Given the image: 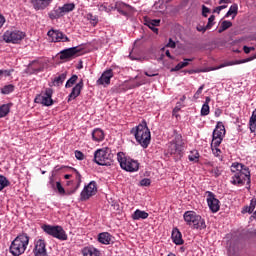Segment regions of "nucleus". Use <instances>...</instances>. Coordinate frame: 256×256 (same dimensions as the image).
<instances>
[{
  "label": "nucleus",
  "instance_id": "nucleus-61",
  "mask_svg": "<svg viewBox=\"0 0 256 256\" xmlns=\"http://www.w3.org/2000/svg\"><path fill=\"white\" fill-rule=\"evenodd\" d=\"M222 114V110L221 109H216L214 112L215 117H220Z\"/></svg>",
  "mask_w": 256,
  "mask_h": 256
},
{
  "label": "nucleus",
  "instance_id": "nucleus-33",
  "mask_svg": "<svg viewBox=\"0 0 256 256\" xmlns=\"http://www.w3.org/2000/svg\"><path fill=\"white\" fill-rule=\"evenodd\" d=\"M10 112V105L3 104L0 106V119L6 117Z\"/></svg>",
  "mask_w": 256,
  "mask_h": 256
},
{
  "label": "nucleus",
  "instance_id": "nucleus-39",
  "mask_svg": "<svg viewBox=\"0 0 256 256\" xmlns=\"http://www.w3.org/2000/svg\"><path fill=\"white\" fill-rule=\"evenodd\" d=\"M238 14V5L234 4L232 6H230L228 12L226 13L225 17H229L231 15L237 16Z\"/></svg>",
  "mask_w": 256,
  "mask_h": 256
},
{
  "label": "nucleus",
  "instance_id": "nucleus-6",
  "mask_svg": "<svg viewBox=\"0 0 256 256\" xmlns=\"http://www.w3.org/2000/svg\"><path fill=\"white\" fill-rule=\"evenodd\" d=\"M94 161L101 166H111L114 161V155L111 149L103 148L95 152Z\"/></svg>",
  "mask_w": 256,
  "mask_h": 256
},
{
  "label": "nucleus",
  "instance_id": "nucleus-18",
  "mask_svg": "<svg viewBox=\"0 0 256 256\" xmlns=\"http://www.w3.org/2000/svg\"><path fill=\"white\" fill-rule=\"evenodd\" d=\"M115 9L124 16H129L133 12V8L121 1L115 3Z\"/></svg>",
  "mask_w": 256,
  "mask_h": 256
},
{
  "label": "nucleus",
  "instance_id": "nucleus-48",
  "mask_svg": "<svg viewBox=\"0 0 256 256\" xmlns=\"http://www.w3.org/2000/svg\"><path fill=\"white\" fill-rule=\"evenodd\" d=\"M75 158L82 161L85 159V155L81 151H75Z\"/></svg>",
  "mask_w": 256,
  "mask_h": 256
},
{
  "label": "nucleus",
  "instance_id": "nucleus-26",
  "mask_svg": "<svg viewBox=\"0 0 256 256\" xmlns=\"http://www.w3.org/2000/svg\"><path fill=\"white\" fill-rule=\"evenodd\" d=\"M172 239H173L174 244H176L177 246H181V245L184 244L182 234H181V232L179 231L178 228L173 229Z\"/></svg>",
  "mask_w": 256,
  "mask_h": 256
},
{
  "label": "nucleus",
  "instance_id": "nucleus-50",
  "mask_svg": "<svg viewBox=\"0 0 256 256\" xmlns=\"http://www.w3.org/2000/svg\"><path fill=\"white\" fill-rule=\"evenodd\" d=\"M181 110V103H177V106L173 109V116H176L178 118V113Z\"/></svg>",
  "mask_w": 256,
  "mask_h": 256
},
{
  "label": "nucleus",
  "instance_id": "nucleus-13",
  "mask_svg": "<svg viewBox=\"0 0 256 256\" xmlns=\"http://www.w3.org/2000/svg\"><path fill=\"white\" fill-rule=\"evenodd\" d=\"M207 204L212 213L220 211V201L216 198L213 192L207 191Z\"/></svg>",
  "mask_w": 256,
  "mask_h": 256
},
{
  "label": "nucleus",
  "instance_id": "nucleus-51",
  "mask_svg": "<svg viewBox=\"0 0 256 256\" xmlns=\"http://www.w3.org/2000/svg\"><path fill=\"white\" fill-rule=\"evenodd\" d=\"M212 149V151H213V155L215 156V157H220V155H221V150L219 149V147H216V148H211Z\"/></svg>",
  "mask_w": 256,
  "mask_h": 256
},
{
  "label": "nucleus",
  "instance_id": "nucleus-24",
  "mask_svg": "<svg viewBox=\"0 0 256 256\" xmlns=\"http://www.w3.org/2000/svg\"><path fill=\"white\" fill-rule=\"evenodd\" d=\"M105 139V132L101 128H95L92 131V140L95 142H102Z\"/></svg>",
  "mask_w": 256,
  "mask_h": 256
},
{
  "label": "nucleus",
  "instance_id": "nucleus-5",
  "mask_svg": "<svg viewBox=\"0 0 256 256\" xmlns=\"http://www.w3.org/2000/svg\"><path fill=\"white\" fill-rule=\"evenodd\" d=\"M29 245V237L27 234H21L11 243L10 253L13 256H21L26 251Z\"/></svg>",
  "mask_w": 256,
  "mask_h": 256
},
{
  "label": "nucleus",
  "instance_id": "nucleus-60",
  "mask_svg": "<svg viewBox=\"0 0 256 256\" xmlns=\"http://www.w3.org/2000/svg\"><path fill=\"white\" fill-rule=\"evenodd\" d=\"M167 47L175 48L176 47V43L170 38L169 39V43L167 44Z\"/></svg>",
  "mask_w": 256,
  "mask_h": 256
},
{
  "label": "nucleus",
  "instance_id": "nucleus-63",
  "mask_svg": "<svg viewBox=\"0 0 256 256\" xmlns=\"http://www.w3.org/2000/svg\"><path fill=\"white\" fill-rule=\"evenodd\" d=\"M211 102V98L209 96L206 97V102H204V105H209Z\"/></svg>",
  "mask_w": 256,
  "mask_h": 256
},
{
  "label": "nucleus",
  "instance_id": "nucleus-38",
  "mask_svg": "<svg viewBox=\"0 0 256 256\" xmlns=\"http://www.w3.org/2000/svg\"><path fill=\"white\" fill-rule=\"evenodd\" d=\"M86 18L90 22V24L93 25V26H96L99 23L98 17L93 15L92 13H88L86 15Z\"/></svg>",
  "mask_w": 256,
  "mask_h": 256
},
{
  "label": "nucleus",
  "instance_id": "nucleus-56",
  "mask_svg": "<svg viewBox=\"0 0 256 256\" xmlns=\"http://www.w3.org/2000/svg\"><path fill=\"white\" fill-rule=\"evenodd\" d=\"M10 77L11 71L9 70H0V76Z\"/></svg>",
  "mask_w": 256,
  "mask_h": 256
},
{
  "label": "nucleus",
  "instance_id": "nucleus-20",
  "mask_svg": "<svg viewBox=\"0 0 256 256\" xmlns=\"http://www.w3.org/2000/svg\"><path fill=\"white\" fill-rule=\"evenodd\" d=\"M34 253H35V256H46L47 255L46 243L44 240L39 239L36 242Z\"/></svg>",
  "mask_w": 256,
  "mask_h": 256
},
{
  "label": "nucleus",
  "instance_id": "nucleus-59",
  "mask_svg": "<svg viewBox=\"0 0 256 256\" xmlns=\"http://www.w3.org/2000/svg\"><path fill=\"white\" fill-rule=\"evenodd\" d=\"M6 19L3 15L0 14V29L3 27V25L5 24Z\"/></svg>",
  "mask_w": 256,
  "mask_h": 256
},
{
  "label": "nucleus",
  "instance_id": "nucleus-9",
  "mask_svg": "<svg viewBox=\"0 0 256 256\" xmlns=\"http://www.w3.org/2000/svg\"><path fill=\"white\" fill-rule=\"evenodd\" d=\"M117 160L120 164V167L127 172H136L139 169V163L132 160L131 158L125 157V154L122 152L117 154Z\"/></svg>",
  "mask_w": 256,
  "mask_h": 256
},
{
  "label": "nucleus",
  "instance_id": "nucleus-8",
  "mask_svg": "<svg viewBox=\"0 0 256 256\" xmlns=\"http://www.w3.org/2000/svg\"><path fill=\"white\" fill-rule=\"evenodd\" d=\"M225 134V125L223 122L218 121L212 132L211 148L219 147L225 137Z\"/></svg>",
  "mask_w": 256,
  "mask_h": 256
},
{
  "label": "nucleus",
  "instance_id": "nucleus-17",
  "mask_svg": "<svg viewBox=\"0 0 256 256\" xmlns=\"http://www.w3.org/2000/svg\"><path fill=\"white\" fill-rule=\"evenodd\" d=\"M84 88V81L81 79L71 90L70 94L68 95V102L77 99Z\"/></svg>",
  "mask_w": 256,
  "mask_h": 256
},
{
  "label": "nucleus",
  "instance_id": "nucleus-54",
  "mask_svg": "<svg viewBox=\"0 0 256 256\" xmlns=\"http://www.w3.org/2000/svg\"><path fill=\"white\" fill-rule=\"evenodd\" d=\"M211 173L214 174L215 177H219L221 175V171L219 170V168H213L211 170Z\"/></svg>",
  "mask_w": 256,
  "mask_h": 256
},
{
  "label": "nucleus",
  "instance_id": "nucleus-62",
  "mask_svg": "<svg viewBox=\"0 0 256 256\" xmlns=\"http://www.w3.org/2000/svg\"><path fill=\"white\" fill-rule=\"evenodd\" d=\"M243 51L246 53V55H249V53L251 52L250 47L248 46H243Z\"/></svg>",
  "mask_w": 256,
  "mask_h": 256
},
{
  "label": "nucleus",
  "instance_id": "nucleus-49",
  "mask_svg": "<svg viewBox=\"0 0 256 256\" xmlns=\"http://www.w3.org/2000/svg\"><path fill=\"white\" fill-rule=\"evenodd\" d=\"M249 209L251 210L252 213H254V211L256 209V198H253L250 201Z\"/></svg>",
  "mask_w": 256,
  "mask_h": 256
},
{
  "label": "nucleus",
  "instance_id": "nucleus-44",
  "mask_svg": "<svg viewBox=\"0 0 256 256\" xmlns=\"http://www.w3.org/2000/svg\"><path fill=\"white\" fill-rule=\"evenodd\" d=\"M147 83L146 79L145 78H142L140 81H137V82H133L131 84V87L130 89H135V88H138L142 85H145Z\"/></svg>",
  "mask_w": 256,
  "mask_h": 256
},
{
  "label": "nucleus",
  "instance_id": "nucleus-15",
  "mask_svg": "<svg viewBox=\"0 0 256 256\" xmlns=\"http://www.w3.org/2000/svg\"><path fill=\"white\" fill-rule=\"evenodd\" d=\"M81 51L82 49H80L79 47H71L68 49H64L60 51L59 59L61 61H64V59H74V57H77L78 53H80Z\"/></svg>",
  "mask_w": 256,
  "mask_h": 256
},
{
  "label": "nucleus",
  "instance_id": "nucleus-30",
  "mask_svg": "<svg viewBox=\"0 0 256 256\" xmlns=\"http://www.w3.org/2000/svg\"><path fill=\"white\" fill-rule=\"evenodd\" d=\"M160 22L161 21L159 19L145 20V25L148 26L154 33L158 34V29L156 26H159Z\"/></svg>",
  "mask_w": 256,
  "mask_h": 256
},
{
  "label": "nucleus",
  "instance_id": "nucleus-29",
  "mask_svg": "<svg viewBox=\"0 0 256 256\" xmlns=\"http://www.w3.org/2000/svg\"><path fill=\"white\" fill-rule=\"evenodd\" d=\"M149 214L143 210L137 209L133 214H132V219L133 221H139V219H148Z\"/></svg>",
  "mask_w": 256,
  "mask_h": 256
},
{
  "label": "nucleus",
  "instance_id": "nucleus-32",
  "mask_svg": "<svg viewBox=\"0 0 256 256\" xmlns=\"http://www.w3.org/2000/svg\"><path fill=\"white\" fill-rule=\"evenodd\" d=\"M250 131L256 135V109L252 112L249 120Z\"/></svg>",
  "mask_w": 256,
  "mask_h": 256
},
{
  "label": "nucleus",
  "instance_id": "nucleus-12",
  "mask_svg": "<svg viewBox=\"0 0 256 256\" xmlns=\"http://www.w3.org/2000/svg\"><path fill=\"white\" fill-rule=\"evenodd\" d=\"M25 37V33L15 30H8L4 33L3 39L7 43L17 44Z\"/></svg>",
  "mask_w": 256,
  "mask_h": 256
},
{
  "label": "nucleus",
  "instance_id": "nucleus-47",
  "mask_svg": "<svg viewBox=\"0 0 256 256\" xmlns=\"http://www.w3.org/2000/svg\"><path fill=\"white\" fill-rule=\"evenodd\" d=\"M205 85L203 84L202 86H200V88H198V91H196V93H194V99H199L200 95L202 94V91L204 90Z\"/></svg>",
  "mask_w": 256,
  "mask_h": 256
},
{
  "label": "nucleus",
  "instance_id": "nucleus-25",
  "mask_svg": "<svg viewBox=\"0 0 256 256\" xmlns=\"http://www.w3.org/2000/svg\"><path fill=\"white\" fill-rule=\"evenodd\" d=\"M98 242L103 245H110L112 242V235L109 232H103L98 235Z\"/></svg>",
  "mask_w": 256,
  "mask_h": 256
},
{
  "label": "nucleus",
  "instance_id": "nucleus-37",
  "mask_svg": "<svg viewBox=\"0 0 256 256\" xmlns=\"http://www.w3.org/2000/svg\"><path fill=\"white\" fill-rule=\"evenodd\" d=\"M63 14L70 13L75 9L74 3L65 4L61 7Z\"/></svg>",
  "mask_w": 256,
  "mask_h": 256
},
{
  "label": "nucleus",
  "instance_id": "nucleus-4",
  "mask_svg": "<svg viewBox=\"0 0 256 256\" xmlns=\"http://www.w3.org/2000/svg\"><path fill=\"white\" fill-rule=\"evenodd\" d=\"M184 221L194 230H205L207 228L205 219L194 211L185 212Z\"/></svg>",
  "mask_w": 256,
  "mask_h": 256
},
{
  "label": "nucleus",
  "instance_id": "nucleus-21",
  "mask_svg": "<svg viewBox=\"0 0 256 256\" xmlns=\"http://www.w3.org/2000/svg\"><path fill=\"white\" fill-rule=\"evenodd\" d=\"M83 256H101V251L94 246H86L82 249Z\"/></svg>",
  "mask_w": 256,
  "mask_h": 256
},
{
  "label": "nucleus",
  "instance_id": "nucleus-45",
  "mask_svg": "<svg viewBox=\"0 0 256 256\" xmlns=\"http://www.w3.org/2000/svg\"><path fill=\"white\" fill-rule=\"evenodd\" d=\"M214 21H215V16H214V15H211V16L208 18V22H207V24H206V28L211 29V28L213 27V25L215 24Z\"/></svg>",
  "mask_w": 256,
  "mask_h": 256
},
{
  "label": "nucleus",
  "instance_id": "nucleus-1",
  "mask_svg": "<svg viewBox=\"0 0 256 256\" xmlns=\"http://www.w3.org/2000/svg\"><path fill=\"white\" fill-rule=\"evenodd\" d=\"M231 172L234 175L231 177V183L236 186H243L245 183H251V172L249 167L241 163H233L231 165Z\"/></svg>",
  "mask_w": 256,
  "mask_h": 256
},
{
  "label": "nucleus",
  "instance_id": "nucleus-43",
  "mask_svg": "<svg viewBox=\"0 0 256 256\" xmlns=\"http://www.w3.org/2000/svg\"><path fill=\"white\" fill-rule=\"evenodd\" d=\"M72 175L75 177L76 183L82 182V175L74 168H70Z\"/></svg>",
  "mask_w": 256,
  "mask_h": 256
},
{
  "label": "nucleus",
  "instance_id": "nucleus-16",
  "mask_svg": "<svg viewBox=\"0 0 256 256\" xmlns=\"http://www.w3.org/2000/svg\"><path fill=\"white\" fill-rule=\"evenodd\" d=\"M48 37L52 38V42H70L68 36L59 30L48 31Z\"/></svg>",
  "mask_w": 256,
  "mask_h": 256
},
{
  "label": "nucleus",
  "instance_id": "nucleus-19",
  "mask_svg": "<svg viewBox=\"0 0 256 256\" xmlns=\"http://www.w3.org/2000/svg\"><path fill=\"white\" fill-rule=\"evenodd\" d=\"M250 61H252L250 57L242 60L229 61L226 63H222L215 68H211L210 71L220 70V69H223V67H231L232 65H241L242 63H249Z\"/></svg>",
  "mask_w": 256,
  "mask_h": 256
},
{
  "label": "nucleus",
  "instance_id": "nucleus-7",
  "mask_svg": "<svg viewBox=\"0 0 256 256\" xmlns=\"http://www.w3.org/2000/svg\"><path fill=\"white\" fill-rule=\"evenodd\" d=\"M42 231L60 241H67L68 235L61 226L42 225Z\"/></svg>",
  "mask_w": 256,
  "mask_h": 256
},
{
  "label": "nucleus",
  "instance_id": "nucleus-34",
  "mask_svg": "<svg viewBox=\"0 0 256 256\" xmlns=\"http://www.w3.org/2000/svg\"><path fill=\"white\" fill-rule=\"evenodd\" d=\"M77 81H78V76H77V75H72V76L66 81L65 88H66V89L72 88V87L76 84Z\"/></svg>",
  "mask_w": 256,
  "mask_h": 256
},
{
  "label": "nucleus",
  "instance_id": "nucleus-53",
  "mask_svg": "<svg viewBox=\"0 0 256 256\" xmlns=\"http://www.w3.org/2000/svg\"><path fill=\"white\" fill-rule=\"evenodd\" d=\"M207 13H210V9L202 5V16L207 17Z\"/></svg>",
  "mask_w": 256,
  "mask_h": 256
},
{
  "label": "nucleus",
  "instance_id": "nucleus-36",
  "mask_svg": "<svg viewBox=\"0 0 256 256\" xmlns=\"http://www.w3.org/2000/svg\"><path fill=\"white\" fill-rule=\"evenodd\" d=\"M232 26H233V23L231 21H223L220 25V28L218 29V33H222Z\"/></svg>",
  "mask_w": 256,
  "mask_h": 256
},
{
  "label": "nucleus",
  "instance_id": "nucleus-23",
  "mask_svg": "<svg viewBox=\"0 0 256 256\" xmlns=\"http://www.w3.org/2000/svg\"><path fill=\"white\" fill-rule=\"evenodd\" d=\"M28 70H29L30 74H38V73L43 72L44 66L39 61H33L29 65Z\"/></svg>",
  "mask_w": 256,
  "mask_h": 256
},
{
  "label": "nucleus",
  "instance_id": "nucleus-10",
  "mask_svg": "<svg viewBox=\"0 0 256 256\" xmlns=\"http://www.w3.org/2000/svg\"><path fill=\"white\" fill-rule=\"evenodd\" d=\"M52 96H53V89L46 88V90L44 91V94H39L36 96L35 103L42 104L46 107H50L54 104Z\"/></svg>",
  "mask_w": 256,
  "mask_h": 256
},
{
  "label": "nucleus",
  "instance_id": "nucleus-64",
  "mask_svg": "<svg viewBox=\"0 0 256 256\" xmlns=\"http://www.w3.org/2000/svg\"><path fill=\"white\" fill-rule=\"evenodd\" d=\"M253 219H256V211L253 213L252 216H250V220L253 221Z\"/></svg>",
  "mask_w": 256,
  "mask_h": 256
},
{
  "label": "nucleus",
  "instance_id": "nucleus-2",
  "mask_svg": "<svg viewBox=\"0 0 256 256\" xmlns=\"http://www.w3.org/2000/svg\"><path fill=\"white\" fill-rule=\"evenodd\" d=\"M131 135H133L136 139V142L146 149L151 141V132L149 128L147 127V124L145 121H142V123L138 124L137 126L133 127L132 130H130Z\"/></svg>",
  "mask_w": 256,
  "mask_h": 256
},
{
  "label": "nucleus",
  "instance_id": "nucleus-41",
  "mask_svg": "<svg viewBox=\"0 0 256 256\" xmlns=\"http://www.w3.org/2000/svg\"><path fill=\"white\" fill-rule=\"evenodd\" d=\"M9 185H10L9 180L5 176L0 175V191L8 187Z\"/></svg>",
  "mask_w": 256,
  "mask_h": 256
},
{
  "label": "nucleus",
  "instance_id": "nucleus-46",
  "mask_svg": "<svg viewBox=\"0 0 256 256\" xmlns=\"http://www.w3.org/2000/svg\"><path fill=\"white\" fill-rule=\"evenodd\" d=\"M56 189L59 194H65L66 191L60 182H56Z\"/></svg>",
  "mask_w": 256,
  "mask_h": 256
},
{
  "label": "nucleus",
  "instance_id": "nucleus-55",
  "mask_svg": "<svg viewBox=\"0 0 256 256\" xmlns=\"http://www.w3.org/2000/svg\"><path fill=\"white\" fill-rule=\"evenodd\" d=\"M140 184H141V186H149L151 184V181H150V179L145 178V179L141 180Z\"/></svg>",
  "mask_w": 256,
  "mask_h": 256
},
{
  "label": "nucleus",
  "instance_id": "nucleus-31",
  "mask_svg": "<svg viewBox=\"0 0 256 256\" xmlns=\"http://www.w3.org/2000/svg\"><path fill=\"white\" fill-rule=\"evenodd\" d=\"M66 79H67V73L66 72L61 73L60 75L54 78L53 85L59 87L63 85Z\"/></svg>",
  "mask_w": 256,
  "mask_h": 256
},
{
  "label": "nucleus",
  "instance_id": "nucleus-52",
  "mask_svg": "<svg viewBox=\"0 0 256 256\" xmlns=\"http://www.w3.org/2000/svg\"><path fill=\"white\" fill-rule=\"evenodd\" d=\"M241 213L245 215L246 213L252 214L253 212H251L250 206H244L241 210Z\"/></svg>",
  "mask_w": 256,
  "mask_h": 256
},
{
  "label": "nucleus",
  "instance_id": "nucleus-14",
  "mask_svg": "<svg viewBox=\"0 0 256 256\" xmlns=\"http://www.w3.org/2000/svg\"><path fill=\"white\" fill-rule=\"evenodd\" d=\"M113 78H114L113 69H107L101 74L100 78L96 81V84L98 86H109L111 85V79Z\"/></svg>",
  "mask_w": 256,
  "mask_h": 256
},
{
  "label": "nucleus",
  "instance_id": "nucleus-57",
  "mask_svg": "<svg viewBox=\"0 0 256 256\" xmlns=\"http://www.w3.org/2000/svg\"><path fill=\"white\" fill-rule=\"evenodd\" d=\"M144 75L147 76V77H149V78H152V77L158 76V73H152V72H147V71H145V72H144Z\"/></svg>",
  "mask_w": 256,
  "mask_h": 256
},
{
  "label": "nucleus",
  "instance_id": "nucleus-28",
  "mask_svg": "<svg viewBox=\"0 0 256 256\" xmlns=\"http://www.w3.org/2000/svg\"><path fill=\"white\" fill-rule=\"evenodd\" d=\"M194 61V58H185L184 62L178 63L174 68L171 69V72H179L184 69V67H188L189 63Z\"/></svg>",
  "mask_w": 256,
  "mask_h": 256
},
{
  "label": "nucleus",
  "instance_id": "nucleus-3",
  "mask_svg": "<svg viewBox=\"0 0 256 256\" xmlns=\"http://www.w3.org/2000/svg\"><path fill=\"white\" fill-rule=\"evenodd\" d=\"M184 141L181 134L177 133V130H173V139L167 144V153L173 156L176 160H179L183 156Z\"/></svg>",
  "mask_w": 256,
  "mask_h": 256
},
{
  "label": "nucleus",
  "instance_id": "nucleus-35",
  "mask_svg": "<svg viewBox=\"0 0 256 256\" xmlns=\"http://www.w3.org/2000/svg\"><path fill=\"white\" fill-rule=\"evenodd\" d=\"M15 86L13 84H9V85H5L2 89H1V93L3 95H9L11 93L14 92Z\"/></svg>",
  "mask_w": 256,
  "mask_h": 256
},
{
  "label": "nucleus",
  "instance_id": "nucleus-42",
  "mask_svg": "<svg viewBox=\"0 0 256 256\" xmlns=\"http://www.w3.org/2000/svg\"><path fill=\"white\" fill-rule=\"evenodd\" d=\"M210 114V106L207 104L202 105V109L200 110L201 116H208Z\"/></svg>",
  "mask_w": 256,
  "mask_h": 256
},
{
  "label": "nucleus",
  "instance_id": "nucleus-27",
  "mask_svg": "<svg viewBox=\"0 0 256 256\" xmlns=\"http://www.w3.org/2000/svg\"><path fill=\"white\" fill-rule=\"evenodd\" d=\"M63 16H64V13H63L62 7H54L52 11L48 13V17H50V19L52 20L59 19Z\"/></svg>",
  "mask_w": 256,
  "mask_h": 256
},
{
  "label": "nucleus",
  "instance_id": "nucleus-40",
  "mask_svg": "<svg viewBox=\"0 0 256 256\" xmlns=\"http://www.w3.org/2000/svg\"><path fill=\"white\" fill-rule=\"evenodd\" d=\"M188 158L191 162L197 163L199 162L200 154L197 150H194L191 152Z\"/></svg>",
  "mask_w": 256,
  "mask_h": 256
},
{
  "label": "nucleus",
  "instance_id": "nucleus-22",
  "mask_svg": "<svg viewBox=\"0 0 256 256\" xmlns=\"http://www.w3.org/2000/svg\"><path fill=\"white\" fill-rule=\"evenodd\" d=\"M53 0H31L33 7L36 10H44Z\"/></svg>",
  "mask_w": 256,
  "mask_h": 256
},
{
  "label": "nucleus",
  "instance_id": "nucleus-58",
  "mask_svg": "<svg viewBox=\"0 0 256 256\" xmlns=\"http://www.w3.org/2000/svg\"><path fill=\"white\" fill-rule=\"evenodd\" d=\"M196 30H198L199 32L205 33L206 30H209V28H207V26H206V27H204V26H198V27H196Z\"/></svg>",
  "mask_w": 256,
  "mask_h": 256
},
{
  "label": "nucleus",
  "instance_id": "nucleus-11",
  "mask_svg": "<svg viewBox=\"0 0 256 256\" xmlns=\"http://www.w3.org/2000/svg\"><path fill=\"white\" fill-rule=\"evenodd\" d=\"M98 192V187L96 181H91L88 185H86L80 193V200L87 201L92 196L96 195Z\"/></svg>",
  "mask_w": 256,
  "mask_h": 256
}]
</instances>
